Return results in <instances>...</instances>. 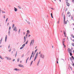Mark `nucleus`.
<instances>
[{"mask_svg":"<svg viewBox=\"0 0 74 74\" xmlns=\"http://www.w3.org/2000/svg\"><path fill=\"white\" fill-rule=\"evenodd\" d=\"M66 20V18H65V15L64 14V23L65 22V24H67V21H65Z\"/></svg>","mask_w":74,"mask_h":74,"instance_id":"1","label":"nucleus"},{"mask_svg":"<svg viewBox=\"0 0 74 74\" xmlns=\"http://www.w3.org/2000/svg\"><path fill=\"white\" fill-rule=\"evenodd\" d=\"M34 40L33 39L31 40V42L30 43V47H31V46L32 45H32H33V44L34 43Z\"/></svg>","mask_w":74,"mask_h":74,"instance_id":"2","label":"nucleus"},{"mask_svg":"<svg viewBox=\"0 0 74 74\" xmlns=\"http://www.w3.org/2000/svg\"><path fill=\"white\" fill-rule=\"evenodd\" d=\"M40 58H42V59H44V55L42 54L41 53H40Z\"/></svg>","mask_w":74,"mask_h":74,"instance_id":"3","label":"nucleus"},{"mask_svg":"<svg viewBox=\"0 0 74 74\" xmlns=\"http://www.w3.org/2000/svg\"><path fill=\"white\" fill-rule=\"evenodd\" d=\"M68 51L69 52V53H72V50L71 49H70V48H69L68 49Z\"/></svg>","mask_w":74,"mask_h":74,"instance_id":"4","label":"nucleus"},{"mask_svg":"<svg viewBox=\"0 0 74 74\" xmlns=\"http://www.w3.org/2000/svg\"><path fill=\"white\" fill-rule=\"evenodd\" d=\"M5 58H6L7 60H11V58H10L9 57L6 56Z\"/></svg>","mask_w":74,"mask_h":74,"instance_id":"5","label":"nucleus"},{"mask_svg":"<svg viewBox=\"0 0 74 74\" xmlns=\"http://www.w3.org/2000/svg\"><path fill=\"white\" fill-rule=\"evenodd\" d=\"M68 14V16L69 17H70L71 16V14H70V12H67Z\"/></svg>","mask_w":74,"mask_h":74,"instance_id":"6","label":"nucleus"},{"mask_svg":"<svg viewBox=\"0 0 74 74\" xmlns=\"http://www.w3.org/2000/svg\"><path fill=\"white\" fill-rule=\"evenodd\" d=\"M14 31H15V32H16L17 31V29H16V27H15L13 29Z\"/></svg>","mask_w":74,"mask_h":74,"instance_id":"7","label":"nucleus"},{"mask_svg":"<svg viewBox=\"0 0 74 74\" xmlns=\"http://www.w3.org/2000/svg\"><path fill=\"white\" fill-rule=\"evenodd\" d=\"M24 40L23 43H25L26 42V37L25 36H24Z\"/></svg>","mask_w":74,"mask_h":74,"instance_id":"8","label":"nucleus"},{"mask_svg":"<svg viewBox=\"0 0 74 74\" xmlns=\"http://www.w3.org/2000/svg\"><path fill=\"white\" fill-rule=\"evenodd\" d=\"M7 35H6L5 39V42H6L7 41Z\"/></svg>","mask_w":74,"mask_h":74,"instance_id":"9","label":"nucleus"},{"mask_svg":"<svg viewBox=\"0 0 74 74\" xmlns=\"http://www.w3.org/2000/svg\"><path fill=\"white\" fill-rule=\"evenodd\" d=\"M14 70H15L16 71H19V69H18L17 68H15L14 69Z\"/></svg>","mask_w":74,"mask_h":74,"instance_id":"10","label":"nucleus"},{"mask_svg":"<svg viewBox=\"0 0 74 74\" xmlns=\"http://www.w3.org/2000/svg\"><path fill=\"white\" fill-rule=\"evenodd\" d=\"M14 11L15 12H16L17 11H18V10H17V8H15V7H14Z\"/></svg>","mask_w":74,"mask_h":74,"instance_id":"11","label":"nucleus"},{"mask_svg":"<svg viewBox=\"0 0 74 74\" xmlns=\"http://www.w3.org/2000/svg\"><path fill=\"white\" fill-rule=\"evenodd\" d=\"M66 4L67 6H68V7H69L70 6V3H69L67 2V3H66Z\"/></svg>","mask_w":74,"mask_h":74,"instance_id":"12","label":"nucleus"},{"mask_svg":"<svg viewBox=\"0 0 74 74\" xmlns=\"http://www.w3.org/2000/svg\"><path fill=\"white\" fill-rule=\"evenodd\" d=\"M38 52H37V53H36V56H35V58H37V56H38Z\"/></svg>","mask_w":74,"mask_h":74,"instance_id":"13","label":"nucleus"},{"mask_svg":"<svg viewBox=\"0 0 74 74\" xmlns=\"http://www.w3.org/2000/svg\"><path fill=\"white\" fill-rule=\"evenodd\" d=\"M69 59H70V60H71V61L72 63H73V59H72V58H71V57H70Z\"/></svg>","mask_w":74,"mask_h":74,"instance_id":"14","label":"nucleus"},{"mask_svg":"<svg viewBox=\"0 0 74 74\" xmlns=\"http://www.w3.org/2000/svg\"><path fill=\"white\" fill-rule=\"evenodd\" d=\"M40 59L38 61L37 64V66H38V64H39V63H40Z\"/></svg>","mask_w":74,"mask_h":74,"instance_id":"15","label":"nucleus"},{"mask_svg":"<svg viewBox=\"0 0 74 74\" xmlns=\"http://www.w3.org/2000/svg\"><path fill=\"white\" fill-rule=\"evenodd\" d=\"M18 66H19V67H23V66L21 64H19L18 65Z\"/></svg>","mask_w":74,"mask_h":74,"instance_id":"16","label":"nucleus"},{"mask_svg":"<svg viewBox=\"0 0 74 74\" xmlns=\"http://www.w3.org/2000/svg\"><path fill=\"white\" fill-rule=\"evenodd\" d=\"M8 35L9 36H10V30L8 31Z\"/></svg>","mask_w":74,"mask_h":74,"instance_id":"17","label":"nucleus"},{"mask_svg":"<svg viewBox=\"0 0 74 74\" xmlns=\"http://www.w3.org/2000/svg\"><path fill=\"white\" fill-rule=\"evenodd\" d=\"M64 36L65 37H66V32H64Z\"/></svg>","mask_w":74,"mask_h":74,"instance_id":"18","label":"nucleus"},{"mask_svg":"<svg viewBox=\"0 0 74 74\" xmlns=\"http://www.w3.org/2000/svg\"><path fill=\"white\" fill-rule=\"evenodd\" d=\"M2 40H3V38H2L0 41V44H1V41H2Z\"/></svg>","mask_w":74,"mask_h":74,"instance_id":"19","label":"nucleus"},{"mask_svg":"<svg viewBox=\"0 0 74 74\" xmlns=\"http://www.w3.org/2000/svg\"><path fill=\"white\" fill-rule=\"evenodd\" d=\"M20 32H21V29H19L18 31V33L19 34L20 33Z\"/></svg>","mask_w":74,"mask_h":74,"instance_id":"20","label":"nucleus"},{"mask_svg":"<svg viewBox=\"0 0 74 74\" xmlns=\"http://www.w3.org/2000/svg\"><path fill=\"white\" fill-rule=\"evenodd\" d=\"M51 18H53V14H52V13H51Z\"/></svg>","mask_w":74,"mask_h":74,"instance_id":"21","label":"nucleus"},{"mask_svg":"<svg viewBox=\"0 0 74 74\" xmlns=\"http://www.w3.org/2000/svg\"><path fill=\"white\" fill-rule=\"evenodd\" d=\"M71 37H73V38H74V35H73V34H71Z\"/></svg>","mask_w":74,"mask_h":74,"instance_id":"22","label":"nucleus"},{"mask_svg":"<svg viewBox=\"0 0 74 74\" xmlns=\"http://www.w3.org/2000/svg\"><path fill=\"white\" fill-rule=\"evenodd\" d=\"M65 40V38L63 39L62 40V42H64L65 41H64Z\"/></svg>","mask_w":74,"mask_h":74,"instance_id":"23","label":"nucleus"},{"mask_svg":"<svg viewBox=\"0 0 74 74\" xmlns=\"http://www.w3.org/2000/svg\"><path fill=\"white\" fill-rule=\"evenodd\" d=\"M8 18H7L5 20V23H7V21H8Z\"/></svg>","mask_w":74,"mask_h":74,"instance_id":"24","label":"nucleus"},{"mask_svg":"<svg viewBox=\"0 0 74 74\" xmlns=\"http://www.w3.org/2000/svg\"><path fill=\"white\" fill-rule=\"evenodd\" d=\"M69 53L70 56H72V55H73L72 53Z\"/></svg>","mask_w":74,"mask_h":74,"instance_id":"25","label":"nucleus"},{"mask_svg":"<svg viewBox=\"0 0 74 74\" xmlns=\"http://www.w3.org/2000/svg\"><path fill=\"white\" fill-rule=\"evenodd\" d=\"M25 43H24V44H23L22 46V47H25Z\"/></svg>","mask_w":74,"mask_h":74,"instance_id":"26","label":"nucleus"},{"mask_svg":"<svg viewBox=\"0 0 74 74\" xmlns=\"http://www.w3.org/2000/svg\"><path fill=\"white\" fill-rule=\"evenodd\" d=\"M27 33H30V31H29V30H27Z\"/></svg>","mask_w":74,"mask_h":74,"instance_id":"27","label":"nucleus"},{"mask_svg":"<svg viewBox=\"0 0 74 74\" xmlns=\"http://www.w3.org/2000/svg\"><path fill=\"white\" fill-rule=\"evenodd\" d=\"M29 57H28L27 58V59L26 60V63H27V60H28V59H29Z\"/></svg>","mask_w":74,"mask_h":74,"instance_id":"28","label":"nucleus"},{"mask_svg":"<svg viewBox=\"0 0 74 74\" xmlns=\"http://www.w3.org/2000/svg\"><path fill=\"white\" fill-rule=\"evenodd\" d=\"M33 61H32L31 63L30 66H31V65H32V63H33Z\"/></svg>","mask_w":74,"mask_h":74,"instance_id":"29","label":"nucleus"},{"mask_svg":"<svg viewBox=\"0 0 74 74\" xmlns=\"http://www.w3.org/2000/svg\"><path fill=\"white\" fill-rule=\"evenodd\" d=\"M24 48V47H21L20 48V49H23V48Z\"/></svg>","mask_w":74,"mask_h":74,"instance_id":"30","label":"nucleus"},{"mask_svg":"<svg viewBox=\"0 0 74 74\" xmlns=\"http://www.w3.org/2000/svg\"><path fill=\"white\" fill-rule=\"evenodd\" d=\"M19 62V58H18L17 59V62Z\"/></svg>","mask_w":74,"mask_h":74,"instance_id":"31","label":"nucleus"},{"mask_svg":"<svg viewBox=\"0 0 74 74\" xmlns=\"http://www.w3.org/2000/svg\"><path fill=\"white\" fill-rule=\"evenodd\" d=\"M11 27L10 26L9 27V30H11Z\"/></svg>","mask_w":74,"mask_h":74,"instance_id":"32","label":"nucleus"},{"mask_svg":"<svg viewBox=\"0 0 74 74\" xmlns=\"http://www.w3.org/2000/svg\"><path fill=\"white\" fill-rule=\"evenodd\" d=\"M28 41H29L28 40H27L26 42H25V44H27V43H28Z\"/></svg>","mask_w":74,"mask_h":74,"instance_id":"33","label":"nucleus"},{"mask_svg":"<svg viewBox=\"0 0 74 74\" xmlns=\"http://www.w3.org/2000/svg\"><path fill=\"white\" fill-rule=\"evenodd\" d=\"M71 58H73V60H74V56H72L71 57Z\"/></svg>","mask_w":74,"mask_h":74,"instance_id":"34","label":"nucleus"},{"mask_svg":"<svg viewBox=\"0 0 74 74\" xmlns=\"http://www.w3.org/2000/svg\"><path fill=\"white\" fill-rule=\"evenodd\" d=\"M71 45H72L73 46H74V43H71Z\"/></svg>","mask_w":74,"mask_h":74,"instance_id":"35","label":"nucleus"},{"mask_svg":"<svg viewBox=\"0 0 74 74\" xmlns=\"http://www.w3.org/2000/svg\"><path fill=\"white\" fill-rule=\"evenodd\" d=\"M16 55H17V51H16V53L15 55V57H16Z\"/></svg>","mask_w":74,"mask_h":74,"instance_id":"36","label":"nucleus"},{"mask_svg":"<svg viewBox=\"0 0 74 74\" xmlns=\"http://www.w3.org/2000/svg\"><path fill=\"white\" fill-rule=\"evenodd\" d=\"M37 59V58L36 57H35L34 59V61H35Z\"/></svg>","mask_w":74,"mask_h":74,"instance_id":"37","label":"nucleus"},{"mask_svg":"<svg viewBox=\"0 0 74 74\" xmlns=\"http://www.w3.org/2000/svg\"><path fill=\"white\" fill-rule=\"evenodd\" d=\"M0 58L1 59H3V58L1 57V56L0 55Z\"/></svg>","mask_w":74,"mask_h":74,"instance_id":"38","label":"nucleus"},{"mask_svg":"<svg viewBox=\"0 0 74 74\" xmlns=\"http://www.w3.org/2000/svg\"><path fill=\"white\" fill-rule=\"evenodd\" d=\"M68 1H69V0H66V3H67Z\"/></svg>","mask_w":74,"mask_h":74,"instance_id":"39","label":"nucleus"},{"mask_svg":"<svg viewBox=\"0 0 74 74\" xmlns=\"http://www.w3.org/2000/svg\"><path fill=\"white\" fill-rule=\"evenodd\" d=\"M14 26H15V25H14V24H13L12 26V27H14Z\"/></svg>","mask_w":74,"mask_h":74,"instance_id":"40","label":"nucleus"},{"mask_svg":"<svg viewBox=\"0 0 74 74\" xmlns=\"http://www.w3.org/2000/svg\"><path fill=\"white\" fill-rule=\"evenodd\" d=\"M23 56H24V54H23V55H22L21 56V57H22V58H23Z\"/></svg>","mask_w":74,"mask_h":74,"instance_id":"41","label":"nucleus"},{"mask_svg":"<svg viewBox=\"0 0 74 74\" xmlns=\"http://www.w3.org/2000/svg\"><path fill=\"white\" fill-rule=\"evenodd\" d=\"M32 57H30V59L29 60H31V59H32Z\"/></svg>","mask_w":74,"mask_h":74,"instance_id":"42","label":"nucleus"},{"mask_svg":"<svg viewBox=\"0 0 74 74\" xmlns=\"http://www.w3.org/2000/svg\"><path fill=\"white\" fill-rule=\"evenodd\" d=\"M1 11H2V13H5V12H3V10H1Z\"/></svg>","mask_w":74,"mask_h":74,"instance_id":"43","label":"nucleus"},{"mask_svg":"<svg viewBox=\"0 0 74 74\" xmlns=\"http://www.w3.org/2000/svg\"><path fill=\"white\" fill-rule=\"evenodd\" d=\"M37 51V49H36V50H35V52L36 53Z\"/></svg>","mask_w":74,"mask_h":74,"instance_id":"44","label":"nucleus"},{"mask_svg":"<svg viewBox=\"0 0 74 74\" xmlns=\"http://www.w3.org/2000/svg\"><path fill=\"white\" fill-rule=\"evenodd\" d=\"M10 45H9L8 46V49H9V48H10Z\"/></svg>","mask_w":74,"mask_h":74,"instance_id":"45","label":"nucleus"},{"mask_svg":"<svg viewBox=\"0 0 74 74\" xmlns=\"http://www.w3.org/2000/svg\"><path fill=\"white\" fill-rule=\"evenodd\" d=\"M27 22L28 23V24H30V23L29 22H28V21H27Z\"/></svg>","mask_w":74,"mask_h":74,"instance_id":"46","label":"nucleus"},{"mask_svg":"<svg viewBox=\"0 0 74 74\" xmlns=\"http://www.w3.org/2000/svg\"><path fill=\"white\" fill-rule=\"evenodd\" d=\"M34 53V51H32V55H33V53Z\"/></svg>","mask_w":74,"mask_h":74,"instance_id":"47","label":"nucleus"},{"mask_svg":"<svg viewBox=\"0 0 74 74\" xmlns=\"http://www.w3.org/2000/svg\"><path fill=\"white\" fill-rule=\"evenodd\" d=\"M69 67H70V69H71V70H72V68H71V67H70V66H69Z\"/></svg>","mask_w":74,"mask_h":74,"instance_id":"48","label":"nucleus"},{"mask_svg":"<svg viewBox=\"0 0 74 74\" xmlns=\"http://www.w3.org/2000/svg\"><path fill=\"white\" fill-rule=\"evenodd\" d=\"M58 60H59V59L58 58H57L56 59V61H58Z\"/></svg>","mask_w":74,"mask_h":74,"instance_id":"49","label":"nucleus"},{"mask_svg":"<svg viewBox=\"0 0 74 74\" xmlns=\"http://www.w3.org/2000/svg\"><path fill=\"white\" fill-rule=\"evenodd\" d=\"M64 42H62L63 45V46H64V45H64Z\"/></svg>","mask_w":74,"mask_h":74,"instance_id":"50","label":"nucleus"},{"mask_svg":"<svg viewBox=\"0 0 74 74\" xmlns=\"http://www.w3.org/2000/svg\"><path fill=\"white\" fill-rule=\"evenodd\" d=\"M27 38V34H26V36H25Z\"/></svg>","mask_w":74,"mask_h":74,"instance_id":"51","label":"nucleus"},{"mask_svg":"<svg viewBox=\"0 0 74 74\" xmlns=\"http://www.w3.org/2000/svg\"><path fill=\"white\" fill-rule=\"evenodd\" d=\"M18 7L19 8V9H21V7L18 6Z\"/></svg>","mask_w":74,"mask_h":74,"instance_id":"52","label":"nucleus"},{"mask_svg":"<svg viewBox=\"0 0 74 74\" xmlns=\"http://www.w3.org/2000/svg\"><path fill=\"white\" fill-rule=\"evenodd\" d=\"M73 64V66H74V63L73 62V63H72Z\"/></svg>","mask_w":74,"mask_h":74,"instance_id":"53","label":"nucleus"},{"mask_svg":"<svg viewBox=\"0 0 74 74\" xmlns=\"http://www.w3.org/2000/svg\"><path fill=\"white\" fill-rule=\"evenodd\" d=\"M11 49H10L9 50V52H11Z\"/></svg>","mask_w":74,"mask_h":74,"instance_id":"54","label":"nucleus"},{"mask_svg":"<svg viewBox=\"0 0 74 74\" xmlns=\"http://www.w3.org/2000/svg\"><path fill=\"white\" fill-rule=\"evenodd\" d=\"M73 19V16H72L71 18V19Z\"/></svg>","mask_w":74,"mask_h":74,"instance_id":"55","label":"nucleus"},{"mask_svg":"<svg viewBox=\"0 0 74 74\" xmlns=\"http://www.w3.org/2000/svg\"><path fill=\"white\" fill-rule=\"evenodd\" d=\"M8 25H9V23H8V24H7V26H8Z\"/></svg>","mask_w":74,"mask_h":74,"instance_id":"56","label":"nucleus"},{"mask_svg":"<svg viewBox=\"0 0 74 74\" xmlns=\"http://www.w3.org/2000/svg\"><path fill=\"white\" fill-rule=\"evenodd\" d=\"M30 36H31V35H29L28 36L29 37H30Z\"/></svg>","mask_w":74,"mask_h":74,"instance_id":"57","label":"nucleus"},{"mask_svg":"<svg viewBox=\"0 0 74 74\" xmlns=\"http://www.w3.org/2000/svg\"><path fill=\"white\" fill-rule=\"evenodd\" d=\"M34 55H33V56L32 57V58H34Z\"/></svg>","mask_w":74,"mask_h":74,"instance_id":"58","label":"nucleus"},{"mask_svg":"<svg viewBox=\"0 0 74 74\" xmlns=\"http://www.w3.org/2000/svg\"><path fill=\"white\" fill-rule=\"evenodd\" d=\"M13 62H14V61H15V59H13Z\"/></svg>","mask_w":74,"mask_h":74,"instance_id":"59","label":"nucleus"},{"mask_svg":"<svg viewBox=\"0 0 74 74\" xmlns=\"http://www.w3.org/2000/svg\"><path fill=\"white\" fill-rule=\"evenodd\" d=\"M57 63H59V62H58V61H57Z\"/></svg>","mask_w":74,"mask_h":74,"instance_id":"60","label":"nucleus"},{"mask_svg":"<svg viewBox=\"0 0 74 74\" xmlns=\"http://www.w3.org/2000/svg\"><path fill=\"white\" fill-rule=\"evenodd\" d=\"M40 53H41V51H40V52L39 53V54H40Z\"/></svg>","mask_w":74,"mask_h":74,"instance_id":"61","label":"nucleus"},{"mask_svg":"<svg viewBox=\"0 0 74 74\" xmlns=\"http://www.w3.org/2000/svg\"><path fill=\"white\" fill-rule=\"evenodd\" d=\"M72 2H74V0H72Z\"/></svg>","mask_w":74,"mask_h":74,"instance_id":"62","label":"nucleus"},{"mask_svg":"<svg viewBox=\"0 0 74 74\" xmlns=\"http://www.w3.org/2000/svg\"><path fill=\"white\" fill-rule=\"evenodd\" d=\"M23 34H25V33L23 32Z\"/></svg>","mask_w":74,"mask_h":74,"instance_id":"63","label":"nucleus"},{"mask_svg":"<svg viewBox=\"0 0 74 74\" xmlns=\"http://www.w3.org/2000/svg\"><path fill=\"white\" fill-rule=\"evenodd\" d=\"M72 41H73V42H74V39H73Z\"/></svg>","mask_w":74,"mask_h":74,"instance_id":"64","label":"nucleus"}]
</instances>
